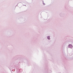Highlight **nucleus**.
Wrapping results in <instances>:
<instances>
[{"label": "nucleus", "mask_w": 73, "mask_h": 73, "mask_svg": "<svg viewBox=\"0 0 73 73\" xmlns=\"http://www.w3.org/2000/svg\"><path fill=\"white\" fill-rule=\"evenodd\" d=\"M47 38L49 40V39H50V36L47 37Z\"/></svg>", "instance_id": "nucleus-1"}]
</instances>
